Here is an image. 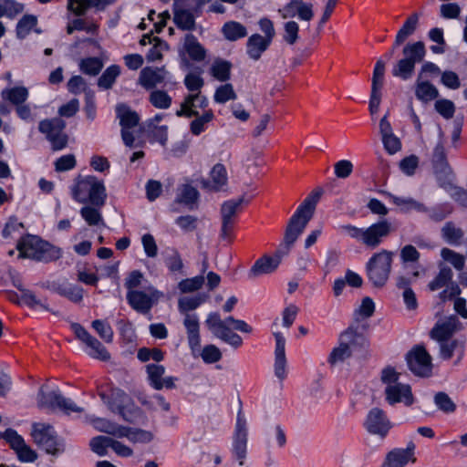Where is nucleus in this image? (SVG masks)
Here are the masks:
<instances>
[{
  "mask_svg": "<svg viewBox=\"0 0 467 467\" xmlns=\"http://www.w3.org/2000/svg\"><path fill=\"white\" fill-rule=\"evenodd\" d=\"M205 325L214 337L237 348L242 346V337L232 330L244 333L252 332V327L244 320L228 317L222 319L216 312L210 313L205 320Z\"/></svg>",
  "mask_w": 467,
  "mask_h": 467,
  "instance_id": "obj_1",
  "label": "nucleus"
},
{
  "mask_svg": "<svg viewBox=\"0 0 467 467\" xmlns=\"http://www.w3.org/2000/svg\"><path fill=\"white\" fill-rule=\"evenodd\" d=\"M204 81L202 78L196 73H189L184 78V85L191 92L188 94L180 105V109L176 110L175 114L180 118H192L197 116L198 111L196 108L205 109L208 106V99L205 96L201 94Z\"/></svg>",
  "mask_w": 467,
  "mask_h": 467,
  "instance_id": "obj_2",
  "label": "nucleus"
},
{
  "mask_svg": "<svg viewBox=\"0 0 467 467\" xmlns=\"http://www.w3.org/2000/svg\"><path fill=\"white\" fill-rule=\"evenodd\" d=\"M71 193L75 201L81 203L88 202L98 207H102L107 198L103 182L95 176L79 178L72 187Z\"/></svg>",
  "mask_w": 467,
  "mask_h": 467,
  "instance_id": "obj_3",
  "label": "nucleus"
},
{
  "mask_svg": "<svg viewBox=\"0 0 467 467\" xmlns=\"http://www.w3.org/2000/svg\"><path fill=\"white\" fill-rule=\"evenodd\" d=\"M393 255V252L381 250L367 262V276L373 286L381 288L387 284L391 272Z\"/></svg>",
  "mask_w": 467,
  "mask_h": 467,
  "instance_id": "obj_4",
  "label": "nucleus"
},
{
  "mask_svg": "<svg viewBox=\"0 0 467 467\" xmlns=\"http://www.w3.org/2000/svg\"><path fill=\"white\" fill-rule=\"evenodd\" d=\"M362 341H364V337L358 333L357 329L353 327L347 328L340 333L337 346L332 348L327 362L331 366L343 363L352 356L353 349Z\"/></svg>",
  "mask_w": 467,
  "mask_h": 467,
  "instance_id": "obj_5",
  "label": "nucleus"
},
{
  "mask_svg": "<svg viewBox=\"0 0 467 467\" xmlns=\"http://www.w3.org/2000/svg\"><path fill=\"white\" fill-rule=\"evenodd\" d=\"M66 122L59 119H47L39 122L38 130L51 144L53 150H61L67 145L68 136L65 132Z\"/></svg>",
  "mask_w": 467,
  "mask_h": 467,
  "instance_id": "obj_6",
  "label": "nucleus"
},
{
  "mask_svg": "<svg viewBox=\"0 0 467 467\" xmlns=\"http://www.w3.org/2000/svg\"><path fill=\"white\" fill-rule=\"evenodd\" d=\"M37 404L41 408L60 410L67 415L83 411L82 408L78 407L72 400L64 397L58 389L46 393L41 388L37 395Z\"/></svg>",
  "mask_w": 467,
  "mask_h": 467,
  "instance_id": "obj_7",
  "label": "nucleus"
},
{
  "mask_svg": "<svg viewBox=\"0 0 467 467\" xmlns=\"http://www.w3.org/2000/svg\"><path fill=\"white\" fill-rule=\"evenodd\" d=\"M431 163L440 186L442 188L451 186L454 174L447 161L444 143L441 140L437 142L433 150Z\"/></svg>",
  "mask_w": 467,
  "mask_h": 467,
  "instance_id": "obj_8",
  "label": "nucleus"
},
{
  "mask_svg": "<svg viewBox=\"0 0 467 467\" xmlns=\"http://www.w3.org/2000/svg\"><path fill=\"white\" fill-rule=\"evenodd\" d=\"M248 429L247 421L242 410H239L236 416L234 431L233 434L232 453L238 461L239 465H244L247 455Z\"/></svg>",
  "mask_w": 467,
  "mask_h": 467,
  "instance_id": "obj_9",
  "label": "nucleus"
},
{
  "mask_svg": "<svg viewBox=\"0 0 467 467\" xmlns=\"http://www.w3.org/2000/svg\"><path fill=\"white\" fill-rule=\"evenodd\" d=\"M139 83L146 89H152L158 85L173 87L176 85L172 75L164 67H146L141 69Z\"/></svg>",
  "mask_w": 467,
  "mask_h": 467,
  "instance_id": "obj_10",
  "label": "nucleus"
},
{
  "mask_svg": "<svg viewBox=\"0 0 467 467\" xmlns=\"http://www.w3.org/2000/svg\"><path fill=\"white\" fill-rule=\"evenodd\" d=\"M31 435L34 441L47 453L56 454L59 451L57 435L51 425L34 423Z\"/></svg>",
  "mask_w": 467,
  "mask_h": 467,
  "instance_id": "obj_11",
  "label": "nucleus"
},
{
  "mask_svg": "<svg viewBox=\"0 0 467 467\" xmlns=\"http://www.w3.org/2000/svg\"><path fill=\"white\" fill-rule=\"evenodd\" d=\"M408 366L417 376L427 377L431 373V357L423 346H416L406 355Z\"/></svg>",
  "mask_w": 467,
  "mask_h": 467,
  "instance_id": "obj_12",
  "label": "nucleus"
},
{
  "mask_svg": "<svg viewBox=\"0 0 467 467\" xmlns=\"http://www.w3.org/2000/svg\"><path fill=\"white\" fill-rule=\"evenodd\" d=\"M116 112L121 126L122 140L126 146L132 147L135 140L133 130L138 126L140 118L135 111L123 104L117 106Z\"/></svg>",
  "mask_w": 467,
  "mask_h": 467,
  "instance_id": "obj_13",
  "label": "nucleus"
},
{
  "mask_svg": "<svg viewBox=\"0 0 467 467\" xmlns=\"http://www.w3.org/2000/svg\"><path fill=\"white\" fill-rule=\"evenodd\" d=\"M72 327L76 337L85 344V350L88 356L104 361L109 359L110 355L100 341L90 335L79 324H74Z\"/></svg>",
  "mask_w": 467,
  "mask_h": 467,
  "instance_id": "obj_14",
  "label": "nucleus"
},
{
  "mask_svg": "<svg viewBox=\"0 0 467 467\" xmlns=\"http://www.w3.org/2000/svg\"><path fill=\"white\" fill-rule=\"evenodd\" d=\"M364 428L368 433L384 438L392 428V423L383 410L372 408L367 414Z\"/></svg>",
  "mask_w": 467,
  "mask_h": 467,
  "instance_id": "obj_15",
  "label": "nucleus"
},
{
  "mask_svg": "<svg viewBox=\"0 0 467 467\" xmlns=\"http://www.w3.org/2000/svg\"><path fill=\"white\" fill-rule=\"evenodd\" d=\"M159 297V293L153 287L146 290L128 291L126 298L129 305L137 312L148 314Z\"/></svg>",
  "mask_w": 467,
  "mask_h": 467,
  "instance_id": "obj_16",
  "label": "nucleus"
},
{
  "mask_svg": "<svg viewBox=\"0 0 467 467\" xmlns=\"http://www.w3.org/2000/svg\"><path fill=\"white\" fill-rule=\"evenodd\" d=\"M391 223L388 220H381L363 228L362 241L365 246L375 249L389 235Z\"/></svg>",
  "mask_w": 467,
  "mask_h": 467,
  "instance_id": "obj_17",
  "label": "nucleus"
},
{
  "mask_svg": "<svg viewBox=\"0 0 467 467\" xmlns=\"http://www.w3.org/2000/svg\"><path fill=\"white\" fill-rule=\"evenodd\" d=\"M197 0H176L174 5L173 21L182 30H192L195 22L192 14Z\"/></svg>",
  "mask_w": 467,
  "mask_h": 467,
  "instance_id": "obj_18",
  "label": "nucleus"
},
{
  "mask_svg": "<svg viewBox=\"0 0 467 467\" xmlns=\"http://www.w3.org/2000/svg\"><path fill=\"white\" fill-rule=\"evenodd\" d=\"M278 13L283 19L297 16L300 20L309 22L314 17L313 5L303 0H290Z\"/></svg>",
  "mask_w": 467,
  "mask_h": 467,
  "instance_id": "obj_19",
  "label": "nucleus"
},
{
  "mask_svg": "<svg viewBox=\"0 0 467 467\" xmlns=\"http://www.w3.org/2000/svg\"><path fill=\"white\" fill-rule=\"evenodd\" d=\"M244 202L243 198L232 199L224 202L221 207L222 229L221 236L227 239L234 228L235 216Z\"/></svg>",
  "mask_w": 467,
  "mask_h": 467,
  "instance_id": "obj_20",
  "label": "nucleus"
},
{
  "mask_svg": "<svg viewBox=\"0 0 467 467\" xmlns=\"http://www.w3.org/2000/svg\"><path fill=\"white\" fill-rule=\"evenodd\" d=\"M311 218L312 217L305 214L304 213H300L298 210H296L292 215L285 234V244L287 250L304 232Z\"/></svg>",
  "mask_w": 467,
  "mask_h": 467,
  "instance_id": "obj_21",
  "label": "nucleus"
},
{
  "mask_svg": "<svg viewBox=\"0 0 467 467\" xmlns=\"http://www.w3.org/2000/svg\"><path fill=\"white\" fill-rule=\"evenodd\" d=\"M16 248L19 252V257L30 258L41 261L44 258L41 241L34 235L22 237L17 243Z\"/></svg>",
  "mask_w": 467,
  "mask_h": 467,
  "instance_id": "obj_22",
  "label": "nucleus"
},
{
  "mask_svg": "<svg viewBox=\"0 0 467 467\" xmlns=\"http://www.w3.org/2000/svg\"><path fill=\"white\" fill-rule=\"evenodd\" d=\"M415 445L410 442L405 449H394L390 451L382 464V467H405L410 462H415Z\"/></svg>",
  "mask_w": 467,
  "mask_h": 467,
  "instance_id": "obj_23",
  "label": "nucleus"
},
{
  "mask_svg": "<svg viewBox=\"0 0 467 467\" xmlns=\"http://www.w3.org/2000/svg\"><path fill=\"white\" fill-rule=\"evenodd\" d=\"M385 399L389 405L402 402L410 406L414 402L411 388L409 384L398 383L393 386L385 387Z\"/></svg>",
  "mask_w": 467,
  "mask_h": 467,
  "instance_id": "obj_24",
  "label": "nucleus"
},
{
  "mask_svg": "<svg viewBox=\"0 0 467 467\" xmlns=\"http://www.w3.org/2000/svg\"><path fill=\"white\" fill-rule=\"evenodd\" d=\"M459 319L455 316H450L445 319L439 320L430 332V336L437 342L451 339L458 330Z\"/></svg>",
  "mask_w": 467,
  "mask_h": 467,
  "instance_id": "obj_25",
  "label": "nucleus"
},
{
  "mask_svg": "<svg viewBox=\"0 0 467 467\" xmlns=\"http://www.w3.org/2000/svg\"><path fill=\"white\" fill-rule=\"evenodd\" d=\"M275 338V375L283 380L286 377L285 338L280 332L274 333Z\"/></svg>",
  "mask_w": 467,
  "mask_h": 467,
  "instance_id": "obj_26",
  "label": "nucleus"
},
{
  "mask_svg": "<svg viewBox=\"0 0 467 467\" xmlns=\"http://www.w3.org/2000/svg\"><path fill=\"white\" fill-rule=\"evenodd\" d=\"M281 251L278 250L276 254L272 257L264 256L256 260L249 271V277L254 278L262 275H267L274 272L278 267L281 262Z\"/></svg>",
  "mask_w": 467,
  "mask_h": 467,
  "instance_id": "obj_27",
  "label": "nucleus"
},
{
  "mask_svg": "<svg viewBox=\"0 0 467 467\" xmlns=\"http://www.w3.org/2000/svg\"><path fill=\"white\" fill-rule=\"evenodd\" d=\"M272 41L260 34H254L249 36L246 43V53L250 58L258 60L262 54L269 47Z\"/></svg>",
  "mask_w": 467,
  "mask_h": 467,
  "instance_id": "obj_28",
  "label": "nucleus"
},
{
  "mask_svg": "<svg viewBox=\"0 0 467 467\" xmlns=\"http://www.w3.org/2000/svg\"><path fill=\"white\" fill-rule=\"evenodd\" d=\"M183 324L187 331L189 346L192 350H194L201 345L198 317L195 314H185Z\"/></svg>",
  "mask_w": 467,
  "mask_h": 467,
  "instance_id": "obj_29",
  "label": "nucleus"
},
{
  "mask_svg": "<svg viewBox=\"0 0 467 467\" xmlns=\"http://www.w3.org/2000/svg\"><path fill=\"white\" fill-rule=\"evenodd\" d=\"M101 400L108 405L109 409L116 412L127 403L130 402V398L119 389H112L109 394L100 393Z\"/></svg>",
  "mask_w": 467,
  "mask_h": 467,
  "instance_id": "obj_30",
  "label": "nucleus"
},
{
  "mask_svg": "<svg viewBox=\"0 0 467 467\" xmlns=\"http://www.w3.org/2000/svg\"><path fill=\"white\" fill-rule=\"evenodd\" d=\"M119 438H127L132 443H149L153 440L154 434L147 430L121 426Z\"/></svg>",
  "mask_w": 467,
  "mask_h": 467,
  "instance_id": "obj_31",
  "label": "nucleus"
},
{
  "mask_svg": "<svg viewBox=\"0 0 467 467\" xmlns=\"http://www.w3.org/2000/svg\"><path fill=\"white\" fill-rule=\"evenodd\" d=\"M227 182L228 176L226 168L222 163H217L213 167L210 172V179L206 182V186L213 191L218 192L223 190L227 185Z\"/></svg>",
  "mask_w": 467,
  "mask_h": 467,
  "instance_id": "obj_32",
  "label": "nucleus"
},
{
  "mask_svg": "<svg viewBox=\"0 0 467 467\" xmlns=\"http://www.w3.org/2000/svg\"><path fill=\"white\" fill-rule=\"evenodd\" d=\"M53 289L58 295L67 297L74 303H79L83 299L82 287L67 282L54 283Z\"/></svg>",
  "mask_w": 467,
  "mask_h": 467,
  "instance_id": "obj_33",
  "label": "nucleus"
},
{
  "mask_svg": "<svg viewBox=\"0 0 467 467\" xmlns=\"http://www.w3.org/2000/svg\"><path fill=\"white\" fill-rule=\"evenodd\" d=\"M183 50L188 54L191 59L197 62L202 61L206 57V50L192 34L186 35L183 43Z\"/></svg>",
  "mask_w": 467,
  "mask_h": 467,
  "instance_id": "obj_34",
  "label": "nucleus"
},
{
  "mask_svg": "<svg viewBox=\"0 0 467 467\" xmlns=\"http://www.w3.org/2000/svg\"><path fill=\"white\" fill-rule=\"evenodd\" d=\"M416 98L424 102H430L439 97V91L434 85L427 80L417 78L415 84Z\"/></svg>",
  "mask_w": 467,
  "mask_h": 467,
  "instance_id": "obj_35",
  "label": "nucleus"
},
{
  "mask_svg": "<svg viewBox=\"0 0 467 467\" xmlns=\"http://www.w3.org/2000/svg\"><path fill=\"white\" fill-rule=\"evenodd\" d=\"M403 58L410 61L413 65L423 61L426 56L425 45L421 41L408 43L402 50Z\"/></svg>",
  "mask_w": 467,
  "mask_h": 467,
  "instance_id": "obj_36",
  "label": "nucleus"
},
{
  "mask_svg": "<svg viewBox=\"0 0 467 467\" xmlns=\"http://www.w3.org/2000/svg\"><path fill=\"white\" fill-rule=\"evenodd\" d=\"M440 344V356L443 359H450L453 354L458 355L461 359L464 354V344L458 339H448L439 342Z\"/></svg>",
  "mask_w": 467,
  "mask_h": 467,
  "instance_id": "obj_37",
  "label": "nucleus"
},
{
  "mask_svg": "<svg viewBox=\"0 0 467 467\" xmlns=\"http://www.w3.org/2000/svg\"><path fill=\"white\" fill-rule=\"evenodd\" d=\"M388 197L392 203L400 207V209L404 213L410 211L421 213V211H426V205L413 198L400 197L391 193H389Z\"/></svg>",
  "mask_w": 467,
  "mask_h": 467,
  "instance_id": "obj_38",
  "label": "nucleus"
},
{
  "mask_svg": "<svg viewBox=\"0 0 467 467\" xmlns=\"http://www.w3.org/2000/svg\"><path fill=\"white\" fill-rule=\"evenodd\" d=\"M418 21L419 16L417 14H413L407 18L401 28L397 33L393 48L400 46L410 35L414 33L418 25Z\"/></svg>",
  "mask_w": 467,
  "mask_h": 467,
  "instance_id": "obj_39",
  "label": "nucleus"
},
{
  "mask_svg": "<svg viewBox=\"0 0 467 467\" xmlns=\"http://www.w3.org/2000/svg\"><path fill=\"white\" fill-rule=\"evenodd\" d=\"M28 89L23 86L4 88L1 91V97L3 99L16 106L23 104L28 99Z\"/></svg>",
  "mask_w": 467,
  "mask_h": 467,
  "instance_id": "obj_40",
  "label": "nucleus"
},
{
  "mask_svg": "<svg viewBox=\"0 0 467 467\" xmlns=\"http://www.w3.org/2000/svg\"><path fill=\"white\" fill-rule=\"evenodd\" d=\"M232 64L229 61L218 58L210 67L211 75L221 82L227 81L231 77Z\"/></svg>",
  "mask_w": 467,
  "mask_h": 467,
  "instance_id": "obj_41",
  "label": "nucleus"
},
{
  "mask_svg": "<svg viewBox=\"0 0 467 467\" xmlns=\"http://www.w3.org/2000/svg\"><path fill=\"white\" fill-rule=\"evenodd\" d=\"M100 208L94 205H86L80 209V215L89 226L104 225Z\"/></svg>",
  "mask_w": 467,
  "mask_h": 467,
  "instance_id": "obj_42",
  "label": "nucleus"
},
{
  "mask_svg": "<svg viewBox=\"0 0 467 467\" xmlns=\"http://www.w3.org/2000/svg\"><path fill=\"white\" fill-rule=\"evenodd\" d=\"M199 198L198 191L190 184H183L178 189L175 202L191 206L197 202Z\"/></svg>",
  "mask_w": 467,
  "mask_h": 467,
  "instance_id": "obj_43",
  "label": "nucleus"
},
{
  "mask_svg": "<svg viewBox=\"0 0 467 467\" xmlns=\"http://www.w3.org/2000/svg\"><path fill=\"white\" fill-rule=\"evenodd\" d=\"M90 423L92 426L100 432H105L107 434L115 436L119 438L120 429L122 425H119L114 423L109 420L103 418H95L92 417L90 420Z\"/></svg>",
  "mask_w": 467,
  "mask_h": 467,
  "instance_id": "obj_44",
  "label": "nucleus"
},
{
  "mask_svg": "<svg viewBox=\"0 0 467 467\" xmlns=\"http://www.w3.org/2000/svg\"><path fill=\"white\" fill-rule=\"evenodd\" d=\"M222 30L224 37L230 41H235L247 35L245 26L235 21L225 23Z\"/></svg>",
  "mask_w": 467,
  "mask_h": 467,
  "instance_id": "obj_45",
  "label": "nucleus"
},
{
  "mask_svg": "<svg viewBox=\"0 0 467 467\" xmlns=\"http://www.w3.org/2000/svg\"><path fill=\"white\" fill-rule=\"evenodd\" d=\"M37 17L34 15H25L17 23L16 27V37L26 38L31 30L36 26Z\"/></svg>",
  "mask_w": 467,
  "mask_h": 467,
  "instance_id": "obj_46",
  "label": "nucleus"
},
{
  "mask_svg": "<svg viewBox=\"0 0 467 467\" xmlns=\"http://www.w3.org/2000/svg\"><path fill=\"white\" fill-rule=\"evenodd\" d=\"M149 101L159 109H167L171 106V97L161 89H154L150 93Z\"/></svg>",
  "mask_w": 467,
  "mask_h": 467,
  "instance_id": "obj_47",
  "label": "nucleus"
},
{
  "mask_svg": "<svg viewBox=\"0 0 467 467\" xmlns=\"http://www.w3.org/2000/svg\"><path fill=\"white\" fill-rule=\"evenodd\" d=\"M146 371L150 385L156 390L161 389V381L165 373V368L162 365L149 364L146 366Z\"/></svg>",
  "mask_w": 467,
  "mask_h": 467,
  "instance_id": "obj_48",
  "label": "nucleus"
},
{
  "mask_svg": "<svg viewBox=\"0 0 467 467\" xmlns=\"http://www.w3.org/2000/svg\"><path fill=\"white\" fill-rule=\"evenodd\" d=\"M195 117V119L190 124V130L193 135L198 136L206 130L207 124L213 119L214 115L213 112L209 109L201 116H199L198 113Z\"/></svg>",
  "mask_w": 467,
  "mask_h": 467,
  "instance_id": "obj_49",
  "label": "nucleus"
},
{
  "mask_svg": "<svg viewBox=\"0 0 467 467\" xmlns=\"http://www.w3.org/2000/svg\"><path fill=\"white\" fill-rule=\"evenodd\" d=\"M443 239L450 244H460L463 238V232L457 228L452 223H446L441 228Z\"/></svg>",
  "mask_w": 467,
  "mask_h": 467,
  "instance_id": "obj_50",
  "label": "nucleus"
},
{
  "mask_svg": "<svg viewBox=\"0 0 467 467\" xmlns=\"http://www.w3.org/2000/svg\"><path fill=\"white\" fill-rule=\"evenodd\" d=\"M415 70V65L407 59L401 58L393 67L391 73L394 77L400 78L402 80L410 79Z\"/></svg>",
  "mask_w": 467,
  "mask_h": 467,
  "instance_id": "obj_51",
  "label": "nucleus"
},
{
  "mask_svg": "<svg viewBox=\"0 0 467 467\" xmlns=\"http://www.w3.org/2000/svg\"><path fill=\"white\" fill-rule=\"evenodd\" d=\"M120 74V67L118 65H111L106 68L98 80L99 88L109 89L114 84L116 78Z\"/></svg>",
  "mask_w": 467,
  "mask_h": 467,
  "instance_id": "obj_52",
  "label": "nucleus"
},
{
  "mask_svg": "<svg viewBox=\"0 0 467 467\" xmlns=\"http://www.w3.org/2000/svg\"><path fill=\"white\" fill-rule=\"evenodd\" d=\"M236 93L230 83L219 86L214 92L213 99L216 103L224 104L236 99Z\"/></svg>",
  "mask_w": 467,
  "mask_h": 467,
  "instance_id": "obj_53",
  "label": "nucleus"
},
{
  "mask_svg": "<svg viewBox=\"0 0 467 467\" xmlns=\"http://www.w3.org/2000/svg\"><path fill=\"white\" fill-rule=\"evenodd\" d=\"M452 278V272L448 266H440L437 276L429 284L431 291H436L445 286Z\"/></svg>",
  "mask_w": 467,
  "mask_h": 467,
  "instance_id": "obj_54",
  "label": "nucleus"
},
{
  "mask_svg": "<svg viewBox=\"0 0 467 467\" xmlns=\"http://www.w3.org/2000/svg\"><path fill=\"white\" fill-rule=\"evenodd\" d=\"M81 72L89 76L98 75L103 67L102 61L98 57H88L79 61Z\"/></svg>",
  "mask_w": 467,
  "mask_h": 467,
  "instance_id": "obj_55",
  "label": "nucleus"
},
{
  "mask_svg": "<svg viewBox=\"0 0 467 467\" xmlns=\"http://www.w3.org/2000/svg\"><path fill=\"white\" fill-rule=\"evenodd\" d=\"M323 191L321 189H317L311 192L304 202L298 206L296 210L300 213H304L305 214L312 217L314 213L315 207L320 199Z\"/></svg>",
  "mask_w": 467,
  "mask_h": 467,
  "instance_id": "obj_56",
  "label": "nucleus"
},
{
  "mask_svg": "<svg viewBox=\"0 0 467 467\" xmlns=\"http://www.w3.org/2000/svg\"><path fill=\"white\" fill-rule=\"evenodd\" d=\"M18 304H25L33 309L41 308L47 311L48 310L47 306L41 300L37 299L36 295L28 289H21Z\"/></svg>",
  "mask_w": 467,
  "mask_h": 467,
  "instance_id": "obj_57",
  "label": "nucleus"
},
{
  "mask_svg": "<svg viewBox=\"0 0 467 467\" xmlns=\"http://www.w3.org/2000/svg\"><path fill=\"white\" fill-rule=\"evenodd\" d=\"M112 438L109 436H97L90 440L89 446L93 452L99 456H105L108 448H110Z\"/></svg>",
  "mask_w": 467,
  "mask_h": 467,
  "instance_id": "obj_58",
  "label": "nucleus"
},
{
  "mask_svg": "<svg viewBox=\"0 0 467 467\" xmlns=\"http://www.w3.org/2000/svg\"><path fill=\"white\" fill-rule=\"evenodd\" d=\"M91 327L98 333L102 340L106 343H110L113 340V329L110 325L100 319H96L92 322Z\"/></svg>",
  "mask_w": 467,
  "mask_h": 467,
  "instance_id": "obj_59",
  "label": "nucleus"
},
{
  "mask_svg": "<svg viewBox=\"0 0 467 467\" xmlns=\"http://www.w3.org/2000/svg\"><path fill=\"white\" fill-rule=\"evenodd\" d=\"M451 207L448 204H440L435 207L429 208L426 206V211H421L420 213H426L430 219L440 222L446 218L451 213Z\"/></svg>",
  "mask_w": 467,
  "mask_h": 467,
  "instance_id": "obj_60",
  "label": "nucleus"
},
{
  "mask_svg": "<svg viewBox=\"0 0 467 467\" xmlns=\"http://www.w3.org/2000/svg\"><path fill=\"white\" fill-rule=\"evenodd\" d=\"M434 403L440 410L445 413H452L456 410V404L445 392H438L434 396Z\"/></svg>",
  "mask_w": 467,
  "mask_h": 467,
  "instance_id": "obj_61",
  "label": "nucleus"
},
{
  "mask_svg": "<svg viewBox=\"0 0 467 467\" xmlns=\"http://www.w3.org/2000/svg\"><path fill=\"white\" fill-rule=\"evenodd\" d=\"M299 26L294 21L290 20L284 24L283 39L288 45H294L298 40Z\"/></svg>",
  "mask_w": 467,
  "mask_h": 467,
  "instance_id": "obj_62",
  "label": "nucleus"
},
{
  "mask_svg": "<svg viewBox=\"0 0 467 467\" xmlns=\"http://www.w3.org/2000/svg\"><path fill=\"white\" fill-rule=\"evenodd\" d=\"M441 257L449 262L451 265H453V267L457 270H462L464 267L465 265V259L464 256L449 249V248H443L441 252Z\"/></svg>",
  "mask_w": 467,
  "mask_h": 467,
  "instance_id": "obj_63",
  "label": "nucleus"
},
{
  "mask_svg": "<svg viewBox=\"0 0 467 467\" xmlns=\"http://www.w3.org/2000/svg\"><path fill=\"white\" fill-rule=\"evenodd\" d=\"M204 283V277L202 275H196L192 278H187L182 280L178 287L182 293L193 292L200 289Z\"/></svg>",
  "mask_w": 467,
  "mask_h": 467,
  "instance_id": "obj_64",
  "label": "nucleus"
}]
</instances>
